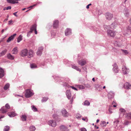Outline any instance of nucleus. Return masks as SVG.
<instances>
[{
    "instance_id": "1",
    "label": "nucleus",
    "mask_w": 131,
    "mask_h": 131,
    "mask_svg": "<svg viewBox=\"0 0 131 131\" xmlns=\"http://www.w3.org/2000/svg\"><path fill=\"white\" fill-rule=\"evenodd\" d=\"M33 94L34 93L32 91L28 89L26 90L25 95L26 97L28 98L32 96Z\"/></svg>"
},
{
    "instance_id": "2",
    "label": "nucleus",
    "mask_w": 131,
    "mask_h": 131,
    "mask_svg": "<svg viewBox=\"0 0 131 131\" xmlns=\"http://www.w3.org/2000/svg\"><path fill=\"white\" fill-rule=\"evenodd\" d=\"M107 35L108 36L112 37H114L116 34V33L115 31L111 30H107Z\"/></svg>"
},
{
    "instance_id": "3",
    "label": "nucleus",
    "mask_w": 131,
    "mask_h": 131,
    "mask_svg": "<svg viewBox=\"0 0 131 131\" xmlns=\"http://www.w3.org/2000/svg\"><path fill=\"white\" fill-rule=\"evenodd\" d=\"M48 124L50 126L54 127L56 125V123L55 121L53 120H50L48 122Z\"/></svg>"
},
{
    "instance_id": "4",
    "label": "nucleus",
    "mask_w": 131,
    "mask_h": 131,
    "mask_svg": "<svg viewBox=\"0 0 131 131\" xmlns=\"http://www.w3.org/2000/svg\"><path fill=\"white\" fill-rule=\"evenodd\" d=\"M61 112L62 115L64 117H67L69 115L68 113L64 109H62Z\"/></svg>"
},
{
    "instance_id": "5",
    "label": "nucleus",
    "mask_w": 131,
    "mask_h": 131,
    "mask_svg": "<svg viewBox=\"0 0 131 131\" xmlns=\"http://www.w3.org/2000/svg\"><path fill=\"white\" fill-rule=\"evenodd\" d=\"M21 56L23 57L25 56L28 55V50L25 49L22 50L21 52Z\"/></svg>"
},
{
    "instance_id": "6",
    "label": "nucleus",
    "mask_w": 131,
    "mask_h": 131,
    "mask_svg": "<svg viewBox=\"0 0 131 131\" xmlns=\"http://www.w3.org/2000/svg\"><path fill=\"white\" fill-rule=\"evenodd\" d=\"M122 72L124 74H126L129 72V69H127L126 67L123 66L122 68Z\"/></svg>"
},
{
    "instance_id": "7",
    "label": "nucleus",
    "mask_w": 131,
    "mask_h": 131,
    "mask_svg": "<svg viewBox=\"0 0 131 131\" xmlns=\"http://www.w3.org/2000/svg\"><path fill=\"white\" fill-rule=\"evenodd\" d=\"M34 53V51L31 50H30L28 51V55H27L28 57L30 58L33 57Z\"/></svg>"
},
{
    "instance_id": "8",
    "label": "nucleus",
    "mask_w": 131,
    "mask_h": 131,
    "mask_svg": "<svg viewBox=\"0 0 131 131\" xmlns=\"http://www.w3.org/2000/svg\"><path fill=\"white\" fill-rule=\"evenodd\" d=\"M105 16L106 19L109 20L111 19L113 17V14L110 13H106Z\"/></svg>"
},
{
    "instance_id": "9",
    "label": "nucleus",
    "mask_w": 131,
    "mask_h": 131,
    "mask_svg": "<svg viewBox=\"0 0 131 131\" xmlns=\"http://www.w3.org/2000/svg\"><path fill=\"white\" fill-rule=\"evenodd\" d=\"M43 48L42 47H40L38 49L37 51V54L38 56H40L42 54L43 51Z\"/></svg>"
},
{
    "instance_id": "10",
    "label": "nucleus",
    "mask_w": 131,
    "mask_h": 131,
    "mask_svg": "<svg viewBox=\"0 0 131 131\" xmlns=\"http://www.w3.org/2000/svg\"><path fill=\"white\" fill-rule=\"evenodd\" d=\"M65 32V35L66 36H68L71 34V30L70 28H67Z\"/></svg>"
},
{
    "instance_id": "11",
    "label": "nucleus",
    "mask_w": 131,
    "mask_h": 131,
    "mask_svg": "<svg viewBox=\"0 0 131 131\" xmlns=\"http://www.w3.org/2000/svg\"><path fill=\"white\" fill-rule=\"evenodd\" d=\"M59 25V21L56 20L54 21L53 24V27L55 28H57Z\"/></svg>"
},
{
    "instance_id": "12",
    "label": "nucleus",
    "mask_w": 131,
    "mask_h": 131,
    "mask_svg": "<svg viewBox=\"0 0 131 131\" xmlns=\"http://www.w3.org/2000/svg\"><path fill=\"white\" fill-rule=\"evenodd\" d=\"M113 66L114 67L113 69V70L115 73H117L118 72V70L116 64L115 63L113 64Z\"/></svg>"
},
{
    "instance_id": "13",
    "label": "nucleus",
    "mask_w": 131,
    "mask_h": 131,
    "mask_svg": "<svg viewBox=\"0 0 131 131\" xmlns=\"http://www.w3.org/2000/svg\"><path fill=\"white\" fill-rule=\"evenodd\" d=\"M78 64L81 66H83L86 63L85 60H81L78 61Z\"/></svg>"
},
{
    "instance_id": "14",
    "label": "nucleus",
    "mask_w": 131,
    "mask_h": 131,
    "mask_svg": "<svg viewBox=\"0 0 131 131\" xmlns=\"http://www.w3.org/2000/svg\"><path fill=\"white\" fill-rule=\"evenodd\" d=\"M18 49L17 47L14 48L12 51V53L13 54H16L18 52Z\"/></svg>"
},
{
    "instance_id": "15",
    "label": "nucleus",
    "mask_w": 131,
    "mask_h": 131,
    "mask_svg": "<svg viewBox=\"0 0 131 131\" xmlns=\"http://www.w3.org/2000/svg\"><path fill=\"white\" fill-rule=\"evenodd\" d=\"M16 35V34H15L10 36L8 39L7 41V42H9L10 41L13 40L14 38V37Z\"/></svg>"
},
{
    "instance_id": "16",
    "label": "nucleus",
    "mask_w": 131,
    "mask_h": 131,
    "mask_svg": "<svg viewBox=\"0 0 131 131\" xmlns=\"http://www.w3.org/2000/svg\"><path fill=\"white\" fill-rule=\"evenodd\" d=\"M124 88L126 89H129L131 88V85L128 83H126L124 85Z\"/></svg>"
},
{
    "instance_id": "17",
    "label": "nucleus",
    "mask_w": 131,
    "mask_h": 131,
    "mask_svg": "<svg viewBox=\"0 0 131 131\" xmlns=\"http://www.w3.org/2000/svg\"><path fill=\"white\" fill-rule=\"evenodd\" d=\"M0 111H1L2 113H5L8 111L7 109L5 108L4 106L2 107L0 109Z\"/></svg>"
},
{
    "instance_id": "18",
    "label": "nucleus",
    "mask_w": 131,
    "mask_h": 131,
    "mask_svg": "<svg viewBox=\"0 0 131 131\" xmlns=\"http://www.w3.org/2000/svg\"><path fill=\"white\" fill-rule=\"evenodd\" d=\"M4 75V71L3 69L0 68V78H2Z\"/></svg>"
},
{
    "instance_id": "19",
    "label": "nucleus",
    "mask_w": 131,
    "mask_h": 131,
    "mask_svg": "<svg viewBox=\"0 0 131 131\" xmlns=\"http://www.w3.org/2000/svg\"><path fill=\"white\" fill-rule=\"evenodd\" d=\"M8 115L11 117H14L16 116V114L14 112H12L8 113Z\"/></svg>"
},
{
    "instance_id": "20",
    "label": "nucleus",
    "mask_w": 131,
    "mask_h": 131,
    "mask_svg": "<svg viewBox=\"0 0 131 131\" xmlns=\"http://www.w3.org/2000/svg\"><path fill=\"white\" fill-rule=\"evenodd\" d=\"M66 95L67 96V98L68 99H70L71 97V94L70 93V91L68 90H67L66 92Z\"/></svg>"
},
{
    "instance_id": "21",
    "label": "nucleus",
    "mask_w": 131,
    "mask_h": 131,
    "mask_svg": "<svg viewBox=\"0 0 131 131\" xmlns=\"http://www.w3.org/2000/svg\"><path fill=\"white\" fill-rule=\"evenodd\" d=\"M114 94L112 92H110L108 93V96L109 99H110L113 98L114 96Z\"/></svg>"
},
{
    "instance_id": "22",
    "label": "nucleus",
    "mask_w": 131,
    "mask_h": 131,
    "mask_svg": "<svg viewBox=\"0 0 131 131\" xmlns=\"http://www.w3.org/2000/svg\"><path fill=\"white\" fill-rule=\"evenodd\" d=\"M36 29V26L35 25H33L30 28V31H31L32 32L34 30H35Z\"/></svg>"
},
{
    "instance_id": "23",
    "label": "nucleus",
    "mask_w": 131,
    "mask_h": 131,
    "mask_svg": "<svg viewBox=\"0 0 131 131\" xmlns=\"http://www.w3.org/2000/svg\"><path fill=\"white\" fill-rule=\"evenodd\" d=\"M7 57L8 59L10 60H13L14 59V57L10 53L8 54Z\"/></svg>"
},
{
    "instance_id": "24",
    "label": "nucleus",
    "mask_w": 131,
    "mask_h": 131,
    "mask_svg": "<svg viewBox=\"0 0 131 131\" xmlns=\"http://www.w3.org/2000/svg\"><path fill=\"white\" fill-rule=\"evenodd\" d=\"M27 117L25 115H22L21 116V120L23 121H25L26 120Z\"/></svg>"
},
{
    "instance_id": "25",
    "label": "nucleus",
    "mask_w": 131,
    "mask_h": 131,
    "mask_svg": "<svg viewBox=\"0 0 131 131\" xmlns=\"http://www.w3.org/2000/svg\"><path fill=\"white\" fill-rule=\"evenodd\" d=\"M61 130L62 131H66L67 128L64 125H62L60 127Z\"/></svg>"
},
{
    "instance_id": "26",
    "label": "nucleus",
    "mask_w": 131,
    "mask_h": 131,
    "mask_svg": "<svg viewBox=\"0 0 131 131\" xmlns=\"http://www.w3.org/2000/svg\"><path fill=\"white\" fill-rule=\"evenodd\" d=\"M72 68L76 70L77 71H79L80 72L81 71V70L78 67L75 66V65L72 66Z\"/></svg>"
},
{
    "instance_id": "27",
    "label": "nucleus",
    "mask_w": 131,
    "mask_h": 131,
    "mask_svg": "<svg viewBox=\"0 0 131 131\" xmlns=\"http://www.w3.org/2000/svg\"><path fill=\"white\" fill-rule=\"evenodd\" d=\"M124 14L125 16L127 17H128L129 16V13L127 10H125L124 12Z\"/></svg>"
},
{
    "instance_id": "28",
    "label": "nucleus",
    "mask_w": 131,
    "mask_h": 131,
    "mask_svg": "<svg viewBox=\"0 0 131 131\" xmlns=\"http://www.w3.org/2000/svg\"><path fill=\"white\" fill-rule=\"evenodd\" d=\"M7 2L9 3L12 4L16 3L15 0H7Z\"/></svg>"
},
{
    "instance_id": "29",
    "label": "nucleus",
    "mask_w": 131,
    "mask_h": 131,
    "mask_svg": "<svg viewBox=\"0 0 131 131\" xmlns=\"http://www.w3.org/2000/svg\"><path fill=\"white\" fill-rule=\"evenodd\" d=\"M22 40V36L21 35H20L17 39V41L18 42H19Z\"/></svg>"
},
{
    "instance_id": "30",
    "label": "nucleus",
    "mask_w": 131,
    "mask_h": 131,
    "mask_svg": "<svg viewBox=\"0 0 131 131\" xmlns=\"http://www.w3.org/2000/svg\"><path fill=\"white\" fill-rule=\"evenodd\" d=\"M100 125L101 126L104 127L106 125V124L105 121H102L101 122Z\"/></svg>"
},
{
    "instance_id": "31",
    "label": "nucleus",
    "mask_w": 131,
    "mask_h": 131,
    "mask_svg": "<svg viewBox=\"0 0 131 131\" xmlns=\"http://www.w3.org/2000/svg\"><path fill=\"white\" fill-rule=\"evenodd\" d=\"M10 129V127L8 126H5L4 127V131H8Z\"/></svg>"
},
{
    "instance_id": "32",
    "label": "nucleus",
    "mask_w": 131,
    "mask_h": 131,
    "mask_svg": "<svg viewBox=\"0 0 131 131\" xmlns=\"http://www.w3.org/2000/svg\"><path fill=\"white\" fill-rule=\"evenodd\" d=\"M9 83H7L4 86V89L5 90H7L9 88Z\"/></svg>"
},
{
    "instance_id": "33",
    "label": "nucleus",
    "mask_w": 131,
    "mask_h": 131,
    "mask_svg": "<svg viewBox=\"0 0 131 131\" xmlns=\"http://www.w3.org/2000/svg\"><path fill=\"white\" fill-rule=\"evenodd\" d=\"M29 129L31 131H34L36 129V128L34 126H32L30 127Z\"/></svg>"
},
{
    "instance_id": "34",
    "label": "nucleus",
    "mask_w": 131,
    "mask_h": 131,
    "mask_svg": "<svg viewBox=\"0 0 131 131\" xmlns=\"http://www.w3.org/2000/svg\"><path fill=\"white\" fill-rule=\"evenodd\" d=\"M7 51L6 50L3 51L1 52L0 53V57H1L5 55Z\"/></svg>"
},
{
    "instance_id": "35",
    "label": "nucleus",
    "mask_w": 131,
    "mask_h": 131,
    "mask_svg": "<svg viewBox=\"0 0 131 131\" xmlns=\"http://www.w3.org/2000/svg\"><path fill=\"white\" fill-rule=\"evenodd\" d=\"M32 109L34 112H36L37 111V108L35 106L33 105L31 106Z\"/></svg>"
},
{
    "instance_id": "36",
    "label": "nucleus",
    "mask_w": 131,
    "mask_h": 131,
    "mask_svg": "<svg viewBox=\"0 0 131 131\" xmlns=\"http://www.w3.org/2000/svg\"><path fill=\"white\" fill-rule=\"evenodd\" d=\"M90 104V102L87 101H85L84 102V105H89Z\"/></svg>"
},
{
    "instance_id": "37",
    "label": "nucleus",
    "mask_w": 131,
    "mask_h": 131,
    "mask_svg": "<svg viewBox=\"0 0 131 131\" xmlns=\"http://www.w3.org/2000/svg\"><path fill=\"white\" fill-rule=\"evenodd\" d=\"M126 116L128 118H131V113H130L126 114Z\"/></svg>"
},
{
    "instance_id": "38",
    "label": "nucleus",
    "mask_w": 131,
    "mask_h": 131,
    "mask_svg": "<svg viewBox=\"0 0 131 131\" xmlns=\"http://www.w3.org/2000/svg\"><path fill=\"white\" fill-rule=\"evenodd\" d=\"M48 99V98L46 97L43 98L41 100L42 102H46Z\"/></svg>"
},
{
    "instance_id": "39",
    "label": "nucleus",
    "mask_w": 131,
    "mask_h": 131,
    "mask_svg": "<svg viewBox=\"0 0 131 131\" xmlns=\"http://www.w3.org/2000/svg\"><path fill=\"white\" fill-rule=\"evenodd\" d=\"M30 67L31 68H35L37 67L34 64H31L30 65Z\"/></svg>"
},
{
    "instance_id": "40",
    "label": "nucleus",
    "mask_w": 131,
    "mask_h": 131,
    "mask_svg": "<svg viewBox=\"0 0 131 131\" xmlns=\"http://www.w3.org/2000/svg\"><path fill=\"white\" fill-rule=\"evenodd\" d=\"M121 50L124 52L125 54H126L128 53V52L127 50H126L121 49Z\"/></svg>"
},
{
    "instance_id": "41",
    "label": "nucleus",
    "mask_w": 131,
    "mask_h": 131,
    "mask_svg": "<svg viewBox=\"0 0 131 131\" xmlns=\"http://www.w3.org/2000/svg\"><path fill=\"white\" fill-rule=\"evenodd\" d=\"M5 107L7 110L10 108V106L9 104L8 103H7L5 105Z\"/></svg>"
},
{
    "instance_id": "42",
    "label": "nucleus",
    "mask_w": 131,
    "mask_h": 131,
    "mask_svg": "<svg viewBox=\"0 0 131 131\" xmlns=\"http://www.w3.org/2000/svg\"><path fill=\"white\" fill-rule=\"evenodd\" d=\"M85 86L87 88H89L91 87V85L89 84H86L85 85Z\"/></svg>"
},
{
    "instance_id": "43",
    "label": "nucleus",
    "mask_w": 131,
    "mask_h": 131,
    "mask_svg": "<svg viewBox=\"0 0 131 131\" xmlns=\"http://www.w3.org/2000/svg\"><path fill=\"white\" fill-rule=\"evenodd\" d=\"M100 85L98 84H96L95 85V88L96 89H98V88L100 86Z\"/></svg>"
},
{
    "instance_id": "44",
    "label": "nucleus",
    "mask_w": 131,
    "mask_h": 131,
    "mask_svg": "<svg viewBox=\"0 0 131 131\" xmlns=\"http://www.w3.org/2000/svg\"><path fill=\"white\" fill-rule=\"evenodd\" d=\"M84 87L82 85H80L79 86V88L81 89H84Z\"/></svg>"
},
{
    "instance_id": "45",
    "label": "nucleus",
    "mask_w": 131,
    "mask_h": 131,
    "mask_svg": "<svg viewBox=\"0 0 131 131\" xmlns=\"http://www.w3.org/2000/svg\"><path fill=\"white\" fill-rule=\"evenodd\" d=\"M31 33L32 32H31V31H29L27 33V36L28 37H29V36H30V35Z\"/></svg>"
},
{
    "instance_id": "46",
    "label": "nucleus",
    "mask_w": 131,
    "mask_h": 131,
    "mask_svg": "<svg viewBox=\"0 0 131 131\" xmlns=\"http://www.w3.org/2000/svg\"><path fill=\"white\" fill-rule=\"evenodd\" d=\"M81 131H86V129L85 128H82L81 129Z\"/></svg>"
},
{
    "instance_id": "47",
    "label": "nucleus",
    "mask_w": 131,
    "mask_h": 131,
    "mask_svg": "<svg viewBox=\"0 0 131 131\" xmlns=\"http://www.w3.org/2000/svg\"><path fill=\"white\" fill-rule=\"evenodd\" d=\"M119 110L121 112H124L125 111V110L123 108L120 109Z\"/></svg>"
},
{
    "instance_id": "48",
    "label": "nucleus",
    "mask_w": 131,
    "mask_h": 131,
    "mask_svg": "<svg viewBox=\"0 0 131 131\" xmlns=\"http://www.w3.org/2000/svg\"><path fill=\"white\" fill-rule=\"evenodd\" d=\"M70 87L72 88V89H74V90H77V91L78 90L77 89V88H75V87H73V86H70Z\"/></svg>"
},
{
    "instance_id": "49",
    "label": "nucleus",
    "mask_w": 131,
    "mask_h": 131,
    "mask_svg": "<svg viewBox=\"0 0 131 131\" xmlns=\"http://www.w3.org/2000/svg\"><path fill=\"white\" fill-rule=\"evenodd\" d=\"M37 5V4H35L32 6H30L28 8H32L34 6H36Z\"/></svg>"
},
{
    "instance_id": "50",
    "label": "nucleus",
    "mask_w": 131,
    "mask_h": 131,
    "mask_svg": "<svg viewBox=\"0 0 131 131\" xmlns=\"http://www.w3.org/2000/svg\"><path fill=\"white\" fill-rule=\"evenodd\" d=\"M119 122V121L118 120H117L116 121H114V123H116L117 124Z\"/></svg>"
},
{
    "instance_id": "51",
    "label": "nucleus",
    "mask_w": 131,
    "mask_h": 131,
    "mask_svg": "<svg viewBox=\"0 0 131 131\" xmlns=\"http://www.w3.org/2000/svg\"><path fill=\"white\" fill-rule=\"evenodd\" d=\"M129 123V122L128 121H126L124 122V124L126 125H127Z\"/></svg>"
},
{
    "instance_id": "52",
    "label": "nucleus",
    "mask_w": 131,
    "mask_h": 131,
    "mask_svg": "<svg viewBox=\"0 0 131 131\" xmlns=\"http://www.w3.org/2000/svg\"><path fill=\"white\" fill-rule=\"evenodd\" d=\"M104 27L105 29V28H106L107 29H108L109 28V26H108L104 25Z\"/></svg>"
},
{
    "instance_id": "53",
    "label": "nucleus",
    "mask_w": 131,
    "mask_h": 131,
    "mask_svg": "<svg viewBox=\"0 0 131 131\" xmlns=\"http://www.w3.org/2000/svg\"><path fill=\"white\" fill-rule=\"evenodd\" d=\"M11 7L10 6H8L6 7L7 10L10 9H11Z\"/></svg>"
},
{
    "instance_id": "54",
    "label": "nucleus",
    "mask_w": 131,
    "mask_h": 131,
    "mask_svg": "<svg viewBox=\"0 0 131 131\" xmlns=\"http://www.w3.org/2000/svg\"><path fill=\"white\" fill-rule=\"evenodd\" d=\"M91 5V4H89L88 5L86 6V8L87 9H88L89 8V6L90 5Z\"/></svg>"
},
{
    "instance_id": "55",
    "label": "nucleus",
    "mask_w": 131,
    "mask_h": 131,
    "mask_svg": "<svg viewBox=\"0 0 131 131\" xmlns=\"http://www.w3.org/2000/svg\"><path fill=\"white\" fill-rule=\"evenodd\" d=\"M13 21L12 20H11L9 21V22H8V24L9 25H10V24L11 23H12Z\"/></svg>"
},
{
    "instance_id": "56",
    "label": "nucleus",
    "mask_w": 131,
    "mask_h": 131,
    "mask_svg": "<svg viewBox=\"0 0 131 131\" xmlns=\"http://www.w3.org/2000/svg\"><path fill=\"white\" fill-rule=\"evenodd\" d=\"M17 12H16L15 13H13V15H14L15 16H16V17H17V15H16V14L17 13Z\"/></svg>"
},
{
    "instance_id": "57",
    "label": "nucleus",
    "mask_w": 131,
    "mask_h": 131,
    "mask_svg": "<svg viewBox=\"0 0 131 131\" xmlns=\"http://www.w3.org/2000/svg\"><path fill=\"white\" fill-rule=\"evenodd\" d=\"M35 30V34H37V29H36Z\"/></svg>"
},
{
    "instance_id": "58",
    "label": "nucleus",
    "mask_w": 131,
    "mask_h": 131,
    "mask_svg": "<svg viewBox=\"0 0 131 131\" xmlns=\"http://www.w3.org/2000/svg\"><path fill=\"white\" fill-rule=\"evenodd\" d=\"M73 98H72L71 100L70 101V103L71 104H72V102H73Z\"/></svg>"
},
{
    "instance_id": "59",
    "label": "nucleus",
    "mask_w": 131,
    "mask_h": 131,
    "mask_svg": "<svg viewBox=\"0 0 131 131\" xmlns=\"http://www.w3.org/2000/svg\"><path fill=\"white\" fill-rule=\"evenodd\" d=\"M77 115H79V116H79H79H78V117H77V115H76V117H77V118H78V117H81V116H80V115H79V114H77Z\"/></svg>"
},
{
    "instance_id": "60",
    "label": "nucleus",
    "mask_w": 131,
    "mask_h": 131,
    "mask_svg": "<svg viewBox=\"0 0 131 131\" xmlns=\"http://www.w3.org/2000/svg\"><path fill=\"white\" fill-rule=\"evenodd\" d=\"M92 80L93 82L95 81V79L94 78H92Z\"/></svg>"
},
{
    "instance_id": "61",
    "label": "nucleus",
    "mask_w": 131,
    "mask_h": 131,
    "mask_svg": "<svg viewBox=\"0 0 131 131\" xmlns=\"http://www.w3.org/2000/svg\"><path fill=\"white\" fill-rule=\"evenodd\" d=\"M94 127H96V129H98L99 128L98 127H96V125H95Z\"/></svg>"
},
{
    "instance_id": "62",
    "label": "nucleus",
    "mask_w": 131,
    "mask_h": 131,
    "mask_svg": "<svg viewBox=\"0 0 131 131\" xmlns=\"http://www.w3.org/2000/svg\"><path fill=\"white\" fill-rule=\"evenodd\" d=\"M7 9L6 7H5V8H4L3 10H7V9Z\"/></svg>"
},
{
    "instance_id": "63",
    "label": "nucleus",
    "mask_w": 131,
    "mask_h": 131,
    "mask_svg": "<svg viewBox=\"0 0 131 131\" xmlns=\"http://www.w3.org/2000/svg\"><path fill=\"white\" fill-rule=\"evenodd\" d=\"M8 19H6L4 20V21H6Z\"/></svg>"
},
{
    "instance_id": "64",
    "label": "nucleus",
    "mask_w": 131,
    "mask_h": 131,
    "mask_svg": "<svg viewBox=\"0 0 131 131\" xmlns=\"http://www.w3.org/2000/svg\"><path fill=\"white\" fill-rule=\"evenodd\" d=\"M129 22L130 23V24H131V18H130V19H129Z\"/></svg>"
}]
</instances>
